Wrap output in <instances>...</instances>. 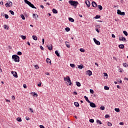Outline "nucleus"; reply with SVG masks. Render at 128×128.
Listing matches in <instances>:
<instances>
[{
  "instance_id": "f8f14e48",
  "label": "nucleus",
  "mask_w": 128,
  "mask_h": 128,
  "mask_svg": "<svg viewBox=\"0 0 128 128\" xmlns=\"http://www.w3.org/2000/svg\"><path fill=\"white\" fill-rule=\"evenodd\" d=\"M86 6L90 8V2L89 0H87L86 2Z\"/></svg>"
},
{
  "instance_id": "9b49d317",
  "label": "nucleus",
  "mask_w": 128,
  "mask_h": 128,
  "mask_svg": "<svg viewBox=\"0 0 128 128\" xmlns=\"http://www.w3.org/2000/svg\"><path fill=\"white\" fill-rule=\"evenodd\" d=\"M86 74H88V76H90L92 74V71L90 70H88V71H86Z\"/></svg>"
},
{
  "instance_id": "4d7b16f0",
  "label": "nucleus",
  "mask_w": 128,
  "mask_h": 128,
  "mask_svg": "<svg viewBox=\"0 0 128 128\" xmlns=\"http://www.w3.org/2000/svg\"><path fill=\"white\" fill-rule=\"evenodd\" d=\"M90 94H94V90L90 89Z\"/></svg>"
},
{
  "instance_id": "dca6fc26",
  "label": "nucleus",
  "mask_w": 128,
  "mask_h": 128,
  "mask_svg": "<svg viewBox=\"0 0 128 128\" xmlns=\"http://www.w3.org/2000/svg\"><path fill=\"white\" fill-rule=\"evenodd\" d=\"M47 48H48L49 50H52V44H51L50 46H47Z\"/></svg>"
},
{
  "instance_id": "864d4df0",
  "label": "nucleus",
  "mask_w": 128,
  "mask_h": 128,
  "mask_svg": "<svg viewBox=\"0 0 128 128\" xmlns=\"http://www.w3.org/2000/svg\"><path fill=\"white\" fill-rule=\"evenodd\" d=\"M120 126H124V122H120Z\"/></svg>"
},
{
  "instance_id": "cd10ccee",
  "label": "nucleus",
  "mask_w": 128,
  "mask_h": 128,
  "mask_svg": "<svg viewBox=\"0 0 128 128\" xmlns=\"http://www.w3.org/2000/svg\"><path fill=\"white\" fill-rule=\"evenodd\" d=\"M16 120L18 122H22V118L18 117V118H16Z\"/></svg>"
},
{
  "instance_id": "49530a36",
  "label": "nucleus",
  "mask_w": 128,
  "mask_h": 128,
  "mask_svg": "<svg viewBox=\"0 0 128 128\" xmlns=\"http://www.w3.org/2000/svg\"><path fill=\"white\" fill-rule=\"evenodd\" d=\"M32 94H34V96H38V94H36V92H32Z\"/></svg>"
},
{
  "instance_id": "7ed1b4c3",
  "label": "nucleus",
  "mask_w": 128,
  "mask_h": 128,
  "mask_svg": "<svg viewBox=\"0 0 128 128\" xmlns=\"http://www.w3.org/2000/svg\"><path fill=\"white\" fill-rule=\"evenodd\" d=\"M69 4L71 6H73L76 8V6H78V1H74V0H70L69 1Z\"/></svg>"
},
{
  "instance_id": "e433bc0d",
  "label": "nucleus",
  "mask_w": 128,
  "mask_h": 128,
  "mask_svg": "<svg viewBox=\"0 0 128 128\" xmlns=\"http://www.w3.org/2000/svg\"><path fill=\"white\" fill-rule=\"evenodd\" d=\"M70 66H71V68H76V65H74V64H70Z\"/></svg>"
},
{
  "instance_id": "393cba45",
  "label": "nucleus",
  "mask_w": 128,
  "mask_h": 128,
  "mask_svg": "<svg viewBox=\"0 0 128 128\" xmlns=\"http://www.w3.org/2000/svg\"><path fill=\"white\" fill-rule=\"evenodd\" d=\"M96 122L97 124H102V122L100 120H96Z\"/></svg>"
},
{
  "instance_id": "ea45409f",
  "label": "nucleus",
  "mask_w": 128,
  "mask_h": 128,
  "mask_svg": "<svg viewBox=\"0 0 128 128\" xmlns=\"http://www.w3.org/2000/svg\"><path fill=\"white\" fill-rule=\"evenodd\" d=\"M20 16H21L22 20H26V18H24V14H21Z\"/></svg>"
},
{
  "instance_id": "79ce46f5",
  "label": "nucleus",
  "mask_w": 128,
  "mask_h": 128,
  "mask_svg": "<svg viewBox=\"0 0 128 128\" xmlns=\"http://www.w3.org/2000/svg\"><path fill=\"white\" fill-rule=\"evenodd\" d=\"M17 54H18V56H22V53L20 52H18Z\"/></svg>"
},
{
  "instance_id": "f03ea898",
  "label": "nucleus",
  "mask_w": 128,
  "mask_h": 128,
  "mask_svg": "<svg viewBox=\"0 0 128 128\" xmlns=\"http://www.w3.org/2000/svg\"><path fill=\"white\" fill-rule=\"evenodd\" d=\"M24 2L25 4H28V6H30L32 8H35L36 10V6H34L33 4H32V2H30V1L28 0H24Z\"/></svg>"
},
{
  "instance_id": "ddd939ff",
  "label": "nucleus",
  "mask_w": 128,
  "mask_h": 128,
  "mask_svg": "<svg viewBox=\"0 0 128 128\" xmlns=\"http://www.w3.org/2000/svg\"><path fill=\"white\" fill-rule=\"evenodd\" d=\"M120 40H121L122 42H124L125 40H126V38L124 37H120L119 38Z\"/></svg>"
},
{
  "instance_id": "1a4fd4ad",
  "label": "nucleus",
  "mask_w": 128,
  "mask_h": 128,
  "mask_svg": "<svg viewBox=\"0 0 128 128\" xmlns=\"http://www.w3.org/2000/svg\"><path fill=\"white\" fill-rule=\"evenodd\" d=\"M12 74H13V76H14V78H18V73H16V72L12 71Z\"/></svg>"
},
{
  "instance_id": "de8ad7c7",
  "label": "nucleus",
  "mask_w": 128,
  "mask_h": 128,
  "mask_svg": "<svg viewBox=\"0 0 128 128\" xmlns=\"http://www.w3.org/2000/svg\"><path fill=\"white\" fill-rule=\"evenodd\" d=\"M110 116V115H108V114H106V116H105V118H108V117Z\"/></svg>"
},
{
  "instance_id": "37998d69",
  "label": "nucleus",
  "mask_w": 128,
  "mask_h": 128,
  "mask_svg": "<svg viewBox=\"0 0 128 128\" xmlns=\"http://www.w3.org/2000/svg\"><path fill=\"white\" fill-rule=\"evenodd\" d=\"M108 126H112V123H110V122H108Z\"/></svg>"
},
{
  "instance_id": "4be33fe9",
  "label": "nucleus",
  "mask_w": 128,
  "mask_h": 128,
  "mask_svg": "<svg viewBox=\"0 0 128 128\" xmlns=\"http://www.w3.org/2000/svg\"><path fill=\"white\" fill-rule=\"evenodd\" d=\"M74 104L75 106L78 107L80 106V104L78 102H74Z\"/></svg>"
},
{
  "instance_id": "58836bf2",
  "label": "nucleus",
  "mask_w": 128,
  "mask_h": 128,
  "mask_svg": "<svg viewBox=\"0 0 128 128\" xmlns=\"http://www.w3.org/2000/svg\"><path fill=\"white\" fill-rule=\"evenodd\" d=\"M21 36L23 40H26V37L24 36Z\"/></svg>"
},
{
  "instance_id": "7c9ffc66",
  "label": "nucleus",
  "mask_w": 128,
  "mask_h": 128,
  "mask_svg": "<svg viewBox=\"0 0 128 128\" xmlns=\"http://www.w3.org/2000/svg\"><path fill=\"white\" fill-rule=\"evenodd\" d=\"M114 110L115 112H120V108H115Z\"/></svg>"
},
{
  "instance_id": "338daca9",
  "label": "nucleus",
  "mask_w": 128,
  "mask_h": 128,
  "mask_svg": "<svg viewBox=\"0 0 128 128\" xmlns=\"http://www.w3.org/2000/svg\"><path fill=\"white\" fill-rule=\"evenodd\" d=\"M74 94L76 96V94H78V92H74Z\"/></svg>"
},
{
  "instance_id": "4468645a",
  "label": "nucleus",
  "mask_w": 128,
  "mask_h": 128,
  "mask_svg": "<svg viewBox=\"0 0 128 128\" xmlns=\"http://www.w3.org/2000/svg\"><path fill=\"white\" fill-rule=\"evenodd\" d=\"M46 62H47V64H52V61L50 60V59L47 58L46 59Z\"/></svg>"
},
{
  "instance_id": "aec40b11",
  "label": "nucleus",
  "mask_w": 128,
  "mask_h": 128,
  "mask_svg": "<svg viewBox=\"0 0 128 128\" xmlns=\"http://www.w3.org/2000/svg\"><path fill=\"white\" fill-rule=\"evenodd\" d=\"M78 68H80V70H82V68H84V65L81 64L78 66Z\"/></svg>"
},
{
  "instance_id": "6e6d98bb",
  "label": "nucleus",
  "mask_w": 128,
  "mask_h": 128,
  "mask_svg": "<svg viewBox=\"0 0 128 128\" xmlns=\"http://www.w3.org/2000/svg\"><path fill=\"white\" fill-rule=\"evenodd\" d=\"M4 30H6V28H8V26L4 24Z\"/></svg>"
},
{
  "instance_id": "72a5a7b5",
  "label": "nucleus",
  "mask_w": 128,
  "mask_h": 128,
  "mask_svg": "<svg viewBox=\"0 0 128 128\" xmlns=\"http://www.w3.org/2000/svg\"><path fill=\"white\" fill-rule=\"evenodd\" d=\"M65 30H66V32H70V28L68 27H67L65 28Z\"/></svg>"
},
{
  "instance_id": "c9c22d12",
  "label": "nucleus",
  "mask_w": 128,
  "mask_h": 128,
  "mask_svg": "<svg viewBox=\"0 0 128 128\" xmlns=\"http://www.w3.org/2000/svg\"><path fill=\"white\" fill-rule=\"evenodd\" d=\"M123 33L124 34L125 36H128V32L126 31H124Z\"/></svg>"
},
{
  "instance_id": "c85d7f7f",
  "label": "nucleus",
  "mask_w": 128,
  "mask_h": 128,
  "mask_svg": "<svg viewBox=\"0 0 128 128\" xmlns=\"http://www.w3.org/2000/svg\"><path fill=\"white\" fill-rule=\"evenodd\" d=\"M76 84L77 86H80V83L78 82H76Z\"/></svg>"
},
{
  "instance_id": "5fc2aeb1",
  "label": "nucleus",
  "mask_w": 128,
  "mask_h": 128,
  "mask_svg": "<svg viewBox=\"0 0 128 128\" xmlns=\"http://www.w3.org/2000/svg\"><path fill=\"white\" fill-rule=\"evenodd\" d=\"M40 128H44V126H42V125H40Z\"/></svg>"
},
{
  "instance_id": "c03bdc74",
  "label": "nucleus",
  "mask_w": 128,
  "mask_h": 128,
  "mask_svg": "<svg viewBox=\"0 0 128 128\" xmlns=\"http://www.w3.org/2000/svg\"><path fill=\"white\" fill-rule=\"evenodd\" d=\"M123 66L126 68V66H128V64L126 63H123Z\"/></svg>"
},
{
  "instance_id": "5701e85b",
  "label": "nucleus",
  "mask_w": 128,
  "mask_h": 128,
  "mask_svg": "<svg viewBox=\"0 0 128 128\" xmlns=\"http://www.w3.org/2000/svg\"><path fill=\"white\" fill-rule=\"evenodd\" d=\"M104 90H110V88L108 86H104Z\"/></svg>"
},
{
  "instance_id": "4c0bfd02",
  "label": "nucleus",
  "mask_w": 128,
  "mask_h": 128,
  "mask_svg": "<svg viewBox=\"0 0 128 128\" xmlns=\"http://www.w3.org/2000/svg\"><path fill=\"white\" fill-rule=\"evenodd\" d=\"M100 18V16H98V15H96V16H95V18L96 20H98V18Z\"/></svg>"
},
{
  "instance_id": "c756f323",
  "label": "nucleus",
  "mask_w": 128,
  "mask_h": 128,
  "mask_svg": "<svg viewBox=\"0 0 128 128\" xmlns=\"http://www.w3.org/2000/svg\"><path fill=\"white\" fill-rule=\"evenodd\" d=\"M55 54L57 56H60V54H58V50L55 51Z\"/></svg>"
},
{
  "instance_id": "39448f33",
  "label": "nucleus",
  "mask_w": 128,
  "mask_h": 128,
  "mask_svg": "<svg viewBox=\"0 0 128 128\" xmlns=\"http://www.w3.org/2000/svg\"><path fill=\"white\" fill-rule=\"evenodd\" d=\"M6 8H10L12 6V2L10 1H8L7 3L5 4Z\"/></svg>"
},
{
  "instance_id": "473e14b6",
  "label": "nucleus",
  "mask_w": 128,
  "mask_h": 128,
  "mask_svg": "<svg viewBox=\"0 0 128 128\" xmlns=\"http://www.w3.org/2000/svg\"><path fill=\"white\" fill-rule=\"evenodd\" d=\"M98 8L100 10H102V6L100 5H98Z\"/></svg>"
},
{
  "instance_id": "0e129e2a",
  "label": "nucleus",
  "mask_w": 128,
  "mask_h": 128,
  "mask_svg": "<svg viewBox=\"0 0 128 128\" xmlns=\"http://www.w3.org/2000/svg\"><path fill=\"white\" fill-rule=\"evenodd\" d=\"M96 32H100V30H98V29L96 28Z\"/></svg>"
},
{
  "instance_id": "680f3d73",
  "label": "nucleus",
  "mask_w": 128,
  "mask_h": 128,
  "mask_svg": "<svg viewBox=\"0 0 128 128\" xmlns=\"http://www.w3.org/2000/svg\"><path fill=\"white\" fill-rule=\"evenodd\" d=\"M40 48L42 50H44V47L42 46H40Z\"/></svg>"
},
{
  "instance_id": "9d476101",
  "label": "nucleus",
  "mask_w": 128,
  "mask_h": 128,
  "mask_svg": "<svg viewBox=\"0 0 128 128\" xmlns=\"http://www.w3.org/2000/svg\"><path fill=\"white\" fill-rule=\"evenodd\" d=\"M92 6H93L94 8H96L98 6V4H96V3L94 2H92Z\"/></svg>"
},
{
  "instance_id": "6ab92c4d",
  "label": "nucleus",
  "mask_w": 128,
  "mask_h": 128,
  "mask_svg": "<svg viewBox=\"0 0 128 128\" xmlns=\"http://www.w3.org/2000/svg\"><path fill=\"white\" fill-rule=\"evenodd\" d=\"M68 20L70 22H74V20L72 18H69Z\"/></svg>"
},
{
  "instance_id": "0eeeda50",
  "label": "nucleus",
  "mask_w": 128,
  "mask_h": 128,
  "mask_svg": "<svg viewBox=\"0 0 128 128\" xmlns=\"http://www.w3.org/2000/svg\"><path fill=\"white\" fill-rule=\"evenodd\" d=\"M94 41L95 42V44H97V46H100V42L96 40V39L95 38H94Z\"/></svg>"
},
{
  "instance_id": "bf43d9fd",
  "label": "nucleus",
  "mask_w": 128,
  "mask_h": 128,
  "mask_svg": "<svg viewBox=\"0 0 128 128\" xmlns=\"http://www.w3.org/2000/svg\"><path fill=\"white\" fill-rule=\"evenodd\" d=\"M42 44H44V38H42Z\"/></svg>"
},
{
  "instance_id": "f3484780",
  "label": "nucleus",
  "mask_w": 128,
  "mask_h": 128,
  "mask_svg": "<svg viewBox=\"0 0 128 128\" xmlns=\"http://www.w3.org/2000/svg\"><path fill=\"white\" fill-rule=\"evenodd\" d=\"M65 44H66V46L67 48H70V43L68 42H65Z\"/></svg>"
},
{
  "instance_id": "3c124183",
  "label": "nucleus",
  "mask_w": 128,
  "mask_h": 128,
  "mask_svg": "<svg viewBox=\"0 0 128 128\" xmlns=\"http://www.w3.org/2000/svg\"><path fill=\"white\" fill-rule=\"evenodd\" d=\"M124 14H125L124 12H121V14L120 16H124Z\"/></svg>"
},
{
  "instance_id": "423d86ee",
  "label": "nucleus",
  "mask_w": 128,
  "mask_h": 128,
  "mask_svg": "<svg viewBox=\"0 0 128 128\" xmlns=\"http://www.w3.org/2000/svg\"><path fill=\"white\" fill-rule=\"evenodd\" d=\"M90 104V106H91V108H96V104L92 102H89Z\"/></svg>"
},
{
  "instance_id": "20e7f679",
  "label": "nucleus",
  "mask_w": 128,
  "mask_h": 128,
  "mask_svg": "<svg viewBox=\"0 0 128 128\" xmlns=\"http://www.w3.org/2000/svg\"><path fill=\"white\" fill-rule=\"evenodd\" d=\"M64 80L68 82V86H72V81L70 80V78L69 76H66V78L64 77Z\"/></svg>"
},
{
  "instance_id": "2f4dec72",
  "label": "nucleus",
  "mask_w": 128,
  "mask_h": 128,
  "mask_svg": "<svg viewBox=\"0 0 128 128\" xmlns=\"http://www.w3.org/2000/svg\"><path fill=\"white\" fill-rule=\"evenodd\" d=\"M80 52H86V50H84V49L81 48L80 49Z\"/></svg>"
},
{
  "instance_id": "603ef678",
  "label": "nucleus",
  "mask_w": 128,
  "mask_h": 128,
  "mask_svg": "<svg viewBox=\"0 0 128 128\" xmlns=\"http://www.w3.org/2000/svg\"><path fill=\"white\" fill-rule=\"evenodd\" d=\"M112 38H116V36H114V34H112Z\"/></svg>"
},
{
  "instance_id": "6e6552de",
  "label": "nucleus",
  "mask_w": 128,
  "mask_h": 128,
  "mask_svg": "<svg viewBox=\"0 0 128 128\" xmlns=\"http://www.w3.org/2000/svg\"><path fill=\"white\" fill-rule=\"evenodd\" d=\"M33 18L36 20H38V14H33Z\"/></svg>"
},
{
  "instance_id": "2eb2a0df",
  "label": "nucleus",
  "mask_w": 128,
  "mask_h": 128,
  "mask_svg": "<svg viewBox=\"0 0 128 128\" xmlns=\"http://www.w3.org/2000/svg\"><path fill=\"white\" fill-rule=\"evenodd\" d=\"M118 48H122V49L124 48V45L123 44H120L118 46Z\"/></svg>"
},
{
  "instance_id": "bb28decb",
  "label": "nucleus",
  "mask_w": 128,
  "mask_h": 128,
  "mask_svg": "<svg viewBox=\"0 0 128 128\" xmlns=\"http://www.w3.org/2000/svg\"><path fill=\"white\" fill-rule=\"evenodd\" d=\"M9 12H10V14H12V16H14V11L10 10L9 11Z\"/></svg>"
},
{
  "instance_id": "f257e3e1",
  "label": "nucleus",
  "mask_w": 128,
  "mask_h": 128,
  "mask_svg": "<svg viewBox=\"0 0 128 128\" xmlns=\"http://www.w3.org/2000/svg\"><path fill=\"white\" fill-rule=\"evenodd\" d=\"M12 58L14 60L15 62H20V56L18 55H12Z\"/></svg>"
},
{
  "instance_id": "774afa93",
  "label": "nucleus",
  "mask_w": 128,
  "mask_h": 128,
  "mask_svg": "<svg viewBox=\"0 0 128 128\" xmlns=\"http://www.w3.org/2000/svg\"><path fill=\"white\" fill-rule=\"evenodd\" d=\"M117 88H120V87L118 85H117Z\"/></svg>"
},
{
  "instance_id": "f704fd0d",
  "label": "nucleus",
  "mask_w": 128,
  "mask_h": 128,
  "mask_svg": "<svg viewBox=\"0 0 128 128\" xmlns=\"http://www.w3.org/2000/svg\"><path fill=\"white\" fill-rule=\"evenodd\" d=\"M117 14H120H120H122V11H120V10H117Z\"/></svg>"
},
{
  "instance_id": "8fccbe9b",
  "label": "nucleus",
  "mask_w": 128,
  "mask_h": 128,
  "mask_svg": "<svg viewBox=\"0 0 128 128\" xmlns=\"http://www.w3.org/2000/svg\"><path fill=\"white\" fill-rule=\"evenodd\" d=\"M23 86H24V88H27L26 84H24Z\"/></svg>"
},
{
  "instance_id": "a878e982",
  "label": "nucleus",
  "mask_w": 128,
  "mask_h": 128,
  "mask_svg": "<svg viewBox=\"0 0 128 128\" xmlns=\"http://www.w3.org/2000/svg\"><path fill=\"white\" fill-rule=\"evenodd\" d=\"M104 106H102L100 107V110H104Z\"/></svg>"
},
{
  "instance_id": "a18cd8bd",
  "label": "nucleus",
  "mask_w": 128,
  "mask_h": 128,
  "mask_svg": "<svg viewBox=\"0 0 128 128\" xmlns=\"http://www.w3.org/2000/svg\"><path fill=\"white\" fill-rule=\"evenodd\" d=\"M4 18H6V19H8V14H5L4 15Z\"/></svg>"
},
{
  "instance_id": "052dcab7",
  "label": "nucleus",
  "mask_w": 128,
  "mask_h": 128,
  "mask_svg": "<svg viewBox=\"0 0 128 128\" xmlns=\"http://www.w3.org/2000/svg\"><path fill=\"white\" fill-rule=\"evenodd\" d=\"M30 110L31 112H34V110H32V108H30Z\"/></svg>"
},
{
  "instance_id": "09e8293b",
  "label": "nucleus",
  "mask_w": 128,
  "mask_h": 128,
  "mask_svg": "<svg viewBox=\"0 0 128 128\" xmlns=\"http://www.w3.org/2000/svg\"><path fill=\"white\" fill-rule=\"evenodd\" d=\"M34 66H35L36 70H38V68H39L38 66L36 65Z\"/></svg>"
},
{
  "instance_id": "a19ab883",
  "label": "nucleus",
  "mask_w": 128,
  "mask_h": 128,
  "mask_svg": "<svg viewBox=\"0 0 128 128\" xmlns=\"http://www.w3.org/2000/svg\"><path fill=\"white\" fill-rule=\"evenodd\" d=\"M89 121L90 122H92V123L94 122V119H90Z\"/></svg>"
},
{
  "instance_id": "e2e57ef3",
  "label": "nucleus",
  "mask_w": 128,
  "mask_h": 128,
  "mask_svg": "<svg viewBox=\"0 0 128 128\" xmlns=\"http://www.w3.org/2000/svg\"><path fill=\"white\" fill-rule=\"evenodd\" d=\"M38 86H42V83H40L38 84Z\"/></svg>"
},
{
  "instance_id": "b1692460",
  "label": "nucleus",
  "mask_w": 128,
  "mask_h": 128,
  "mask_svg": "<svg viewBox=\"0 0 128 128\" xmlns=\"http://www.w3.org/2000/svg\"><path fill=\"white\" fill-rule=\"evenodd\" d=\"M32 38L34 40H38V37H36V36H32Z\"/></svg>"
},
{
  "instance_id": "412c9836",
  "label": "nucleus",
  "mask_w": 128,
  "mask_h": 128,
  "mask_svg": "<svg viewBox=\"0 0 128 128\" xmlns=\"http://www.w3.org/2000/svg\"><path fill=\"white\" fill-rule=\"evenodd\" d=\"M52 12L53 14H58V10L55 8L52 9Z\"/></svg>"
},
{
  "instance_id": "13d9d810",
  "label": "nucleus",
  "mask_w": 128,
  "mask_h": 128,
  "mask_svg": "<svg viewBox=\"0 0 128 128\" xmlns=\"http://www.w3.org/2000/svg\"><path fill=\"white\" fill-rule=\"evenodd\" d=\"M12 100H16V97H14V96H12Z\"/></svg>"
},
{
  "instance_id": "a211bd4d",
  "label": "nucleus",
  "mask_w": 128,
  "mask_h": 128,
  "mask_svg": "<svg viewBox=\"0 0 128 128\" xmlns=\"http://www.w3.org/2000/svg\"><path fill=\"white\" fill-rule=\"evenodd\" d=\"M84 98H85L86 102H88V104H90V101L88 100V98L86 96H84Z\"/></svg>"
},
{
  "instance_id": "69168bd1",
  "label": "nucleus",
  "mask_w": 128,
  "mask_h": 128,
  "mask_svg": "<svg viewBox=\"0 0 128 128\" xmlns=\"http://www.w3.org/2000/svg\"><path fill=\"white\" fill-rule=\"evenodd\" d=\"M41 8H44V6L42 5H41L40 6Z\"/></svg>"
}]
</instances>
